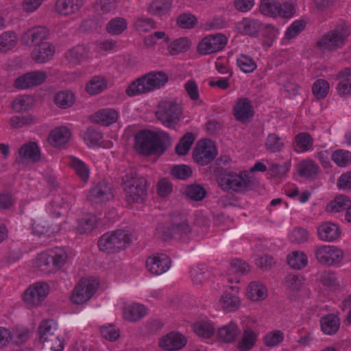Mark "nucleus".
I'll return each instance as SVG.
<instances>
[{"label": "nucleus", "mask_w": 351, "mask_h": 351, "mask_svg": "<svg viewBox=\"0 0 351 351\" xmlns=\"http://www.w3.org/2000/svg\"><path fill=\"white\" fill-rule=\"evenodd\" d=\"M49 292V285L45 282H38L29 286L25 291L23 300L30 306H37L45 299Z\"/></svg>", "instance_id": "f8f14e48"}, {"label": "nucleus", "mask_w": 351, "mask_h": 351, "mask_svg": "<svg viewBox=\"0 0 351 351\" xmlns=\"http://www.w3.org/2000/svg\"><path fill=\"white\" fill-rule=\"evenodd\" d=\"M220 302L221 308L228 312L236 311L240 306L239 297L230 292L223 293Z\"/></svg>", "instance_id": "c03bdc74"}, {"label": "nucleus", "mask_w": 351, "mask_h": 351, "mask_svg": "<svg viewBox=\"0 0 351 351\" xmlns=\"http://www.w3.org/2000/svg\"><path fill=\"white\" fill-rule=\"evenodd\" d=\"M338 77L342 79L338 86L337 91L339 95L341 96L351 95V67H347L338 73Z\"/></svg>", "instance_id": "72a5a7b5"}, {"label": "nucleus", "mask_w": 351, "mask_h": 351, "mask_svg": "<svg viewBox=\"0 0 351 351\" xmlns=\"http://www.w3.org/2000/svg\"><path fill=\"white\" fill-rule=\"evenodd\" d=\"M284 146L282 138L276 134L272 133L267 136L265 147L271 152H280Z\"/></svg>", "instance_id": "e2e57ef3"}, {"label": "nucleus", "mask_w": 351, "mask_h": 351, "mask_svg": "<svg viewBox=\"0 0 351 351\" xmlns=\"http://www.w3.org/2000/svg\"><path fill=\"white\" fill-rule=\"evenodd\" d=\"M189 40L187 38H179L169 44L168 46V51L171 56L184 52L189 48Z\"/></svg>", "instance_id": "3c124183"}, {"label": "nucleus", "mask_w": 351, "mask_h": 351, "mask_svg": "<svg viewBox=\"0 0 351 351\" xmlns=\"http://www.w3.org/2000/svg\"><path fill=\"white\" fill-rule=\"evenodd\" d=\"M96 217L94 215H88L79 221L76 228V231L79 234H84L91 232L96 228Z\"/></svg>", "instance_id": "864d4df0"}, {"label": "nucleus", "mask_w": 351, "mask_h": 351, "mask_svg": "<svg viewBox=\"0 0 351 351\" xmlns=\"http://www.w3.org/2000/svg\"><path fill=\"white\" fill-rule=\"evenodd\" d=\"M128 26L127 21L122 17L111 19L107 24L106 32L111 35L121 34Z\"/></svg>", "instance_id": "09e8293b"}, {"label": "nucleus", "mask_w": 351, "mask_h": 351, "mask_svg": "<svg viewBox=\"0 0 351 351\" xmlns=\"http://www.w3.org/2000/svg\"><path fill=\"white\" fill-rule=\"evenodd\" d=\"M260 11L267 16L290 19L294 14L295 8L289 2L280 3L277 0H261Z\"/></svg>", "instance_id": "6e6552de"}, {"label": "nucleus", "mask_w": 351, "mask_h": 351, "mask_svg": "<svg viewBox=\"0 0 351 351\" xmlns=\"http://www.w3.org/2000/svg\"><path fill=\"white\" fill-rule=\"evenodd\" d=\"M169 141V136L167 132L143 130L134 136V148L143 156L162 154L165 152V143Z\"/></svg>", "instance_id": "f257e3e1"}, {"label": "nucleus", "mask_w": 351, "mask_h": 351, "mask_svg": "<svg viewBox=\"0 0 351 351\" xmlns=\"http://www.w3.org/2000/svg\"><path fill=\"white\" fill-rule=\"evenodd\" d=\"M350 34L349 27L346 22H340L334 29L324 34L317 42V45L327 50H335L342 47Z\"/></svg>", "instance_id": "423d86ee"}, {"label": "nucleus", "mask_w": 351, "mask_h": 351, "mask_svg": "<svg viewBox=\"0 0 351 351\" xmlns=\"http://www.w3.org/2000/svg\"><path fill=\"white\" fill-rule=\"evenodd\" d=\"M88 56V51L84 45H78L68 49L64 53L66 60L76 65L84 61Z\"/></svg>", "instance_id": "7c9ffc66"}, {"label": "nucleus", "mask_w": 351, "mask_h": 351, "mask_svg": "<svg viewBox=\"0 0 351 351\" xmlns=\"http://www.w3.org/2000/svg\"><path fill=\"white\" fill-rule=\"evenodd\" d=\"M195 141L193 134L191 132L186 133L180 140L178 144L176 146V152L180 156L186 155L189 151L192 144Z\"/></svg>", "instance_id": "603ef678"}, {"label": "nucleus", "mask_w": 351, "mask_h": 351, "mask_svg": "<svg viewBox=\"0 0 351 351\" xmlns=\"http://www.w3.org/2000/svg\"><path fill=\"white\" fill-rule=\"evenodd\" d=\"M71 132L64 126L58 127L53 130L49 134L48 141L55 147H60L64 145L69 140Z\"/></svg>", "instance_id": "a878e982"}, {"label": "nucleus", "mask_w": 351, "mask_h": 351, "mask_svg": "<svg viewBox=\"0 0 351 351\" xmlns=\"http://www.w3.org/2000/svg\"><path fill=\"white\" fill-rule=\"evenodd\" d=\"M131 234L125 230H117L103 234L98 241L99 250L106 253H115L125 249L131 242Z\"/></svg>", "instance_id": "39448f33"}, {"label": "nucleus", "mask_w": 351, "mask_h": 351, "mask_svg": "<svg viewBox=\"0 0 351 351\" xmlns=\"http://www.w3.org/2000/svg\"><path fill=\"white\" fill-rule=\"evenodd\" d=\"M19 154L23 159H27L32 162H37L40 159V150L36 142H28L23 144L19 149Z\"/></svg>", "instance_id": "c85d7f7f"}, {"label": "nucleus", "mask_w": 351, "mask_h": 351, "mask_svg": "<svg viewBox=\"0 0 351 351\" xmlns=\"http://www.w3.org/2000/svg\"><path fill=\"white\" fill-rule=\"evenodd\" d=\"M47 78V73L43 71H35L19 76L14 81V86L19 90L27 89L43 84Z\"/></svg>", "instance_id": "dca6fc26"}, {"label": "nucleus", "mask_w": 351, "mask_h": 351, "mask_svg": "<svg viewBox=\"0 0 351 351\" xmlns=\"http://www.w3.org/2000/svg\"><path fill=\"white\" fill-rule=\"evenodd\" d=\"M93 8L99 14H106L117 9V0H96Z\"/></svg>", "instance_id": "4d7b16f0"}, {"label": "nucleus", "mask_w": 351, "mask_h": 351, "mask_svg": "<svg viewBox=\"0 0 351 351\" xmlns=\"http://www.w3.org/2000/svg\"><path fill=\"white\" fill-rule=\"evenodd\" d=\"M107 80L103 76L93 77L86 84V90L90 95H97L106 89Z\"/></svg>", "instance_id": "79ce46f5"}, {"label": "nucleus", "mask_w": 351, "mask_h": 351, "mask_svg": "<svg viewBox=\"0 0 351 351\" xmlns=\"http://www.w3.org/2000/svg\"><path fill=\"white\" fill-rule=\"evenodd\" d=\"M251 270L250 266L245 261L239 259L234 260L231 262L228 268L229 275L235 274L234 278H229L228 281L230 283L233 282H239V276L247 274Z\"/></svg>", "instance_id": "2f4dec72"}, {"label": "nucleus", "mask_w": 351, "mask_h": 351, "mask_svg": "<svg viewBox=\"0 0 351 351\" xmlns=\"http://www.w3.org/2000/svg\"><path fill=\"white\" fill-rule=\"evenodd\" d=\"M118 112L112 108H104L96 112L91 117L92 121L108 126L117 121Z\"/></svg>", "instance_id": "393cba45"}, {"label": "nucleus", "mask_w": 351, "mask_h": 351, "mask_svg": "<svg viewBox=\"0 0 351 351\" xmlns=\"http://www.w3.org/2000/svg\"><path fill=\"white\" fill-rule=\"evenodd\" d=\"M97 289V283L90 280H81L75 287L71 300L77 304H80L89 300Z\"/></svg>", "instance_id": "4468645a"}, {"label": "nucleus", "mask_w": 351, "mask_h": 351, "mask_svg": "<svg viewBox=\"0 0 351 351\" xmlns=\"http://www.w3.org/2000/svg\"><path fill=\"white\" fill-rule=\"evenodd\" d=\"M18 37L14 32H5L1 34V52L12 49L17 44Z\"/></svg>", "instance_id": "6e6d98bb"}, {"label": "nucleus", "mask_w": 351, "mask_h": 351, "mask_svg": "<svg viewBox=\"0 0 351 351\" xmlns=\"http://www.w3.org/2000/svg\"><path fill=\"white\" fill-rule=\"evenodd\" d=\"M319 167L311 160H302L298 165V172L300 176L314 180L319 171Z\"/></svg>", "instance_id": "473e14b6"}, {"label": "nucleus", "mask_w": 351, "mask_h": 351, "mask_svg": "<svg viewBox=\"0 0 351 351\" xmlns=\"http://www.w3.org/2000/svg\"><path fill=\"white\" fill-rule=\"evenodd\" d=\"M332 160L339 167H346L351 164V152L346 149H337L331 154Z\"/></svg>", "instance_id": "de8ad7c7"}, {"label": "nucleus", "mask_w": 351, "mask_h": 351, "mask_svg": "<svg viewBox=\"0 0 351 351\" xmlns=\"http://www.w3.org/2000/svg\"><path fill=\"white\" fill-rule=\"evenodd\" d=\"M197 23V18L191 13H183L177 18V24L184 29L193 28Z\"/></svg>", "instance_id": "0e129e2a"}, {"label": "nucleus", "mask_w": 351, "mask_h": 351, "mask_svg": "<svg viewBox=\"0 0 351 351\" xmlns=\"http://www.w3.org/2000/svg\"><path fill=\"white\" fill-rule=\"evenodd\" d=\"M182 113V106L176 99L166 98L158 103L156 116L165 126L175 128L180 122Z\"/></svg>", "instance_id": "20e7f679"}, {"label": "nucleus", "mask_w": 351, "mask_h": 351, "mask_svg": "<svg viewBox=\"0 0 351 351\" xmlns=\"http://www.w3.org/2000/svg\"><path fill=\"white\" fill-rule=\"evenodd\" d=\"M322 331L328 335H332L337 332L340 328L341 320L337 315L328 314L320 319Z\"/></svg>", "instance_id": "c756f323"}, {"label": "nucleus", "mask_w": 351, "mask_h": 351, "mask_svg": "<svg viewBox=\"0 0 351 351\" xmlns=\"http://www.w3.org/2000/svg\"><path fill=\"white\" fill-rule=\"evenodd\" d=\"M232 112L236 120L243 123L249 122L254 115L252 102L247 97L239 98L233 107Z\"/></svg>", "instance_id": "f3484780"}, {"label": "nucleus", "mask_w": 351, "mask_h": 351, "mask_svg": "<svg viewBox=\"0 0 351 351\" xmlns=\"http://www.w3.org/2000/svg\"><path fill=\"white\" fill-rule=\"evenodd\" d=\"M36 267L44 273H51L56 271L53 259L48 253H43L38 256Z\"/></svg>", "instance_id": "49530a36"}, {"label": "nucleus", "mask_w": 351, "mask_h": 351, "mask_svg": "<svg viewBox=\"0 0 351 351\" xmlns=\"http://www.w3.org/2000/svg\"><path fill=\"white\" fill-rule=\"evenodd\" d=\"M187 343L185 336L178 332H170L162 337L158 342L159 347L168 351L179 350Z\"/></svg>", "instance_id": "a211bd4d"}, {"label": "nucleus", "mask_w": 351, "mask_h": 351, "mask_svg": "<svg viewBox=\"0 0 351 351\" xmlns=\"http://www.w3.org/2000/svg\"><path fill=\"white\" fill-rule=\"evenodd\" d=\"M287 263L293 269H300L306 266L308 258L304 252L295 251L288 255Z\"/></svg>", "instance_id": "a18cd8bd"}, {"label": "nucleus", "mask_w": 351, "mask_h": 351, "mask_svg": "<svg viewBox=\"0 0 351 351\" xmlns=\"http://www.w3.org/2000/svg\"><path fill=\"white\" fill-rule=\"evenodd\" d=\"M171 260L165 254H156L147 258L146 267L147 270L154 275H160L171 267Z\"/></svg>", "instance_id": "6ab92c4d"}, {"label": "nucleus", "mask_w": 351, "mask_h": 351, "mask_svg": "<svg viewBox=\"0 0 351 351\" xmlns=\"http://www.w3.org/2000/svg\"><path fill=\"white\" fill-rule=\"evenodd\" d=\"M217 155V149L214 143L209 139L199 141L193 151L194 161L202 166L210 163Z\"/></svg>", "instance_id": "1a4fd4ad"}, {"label": "nucleus", "mask_w": 351, "mask_h": 351, "mask_svg": "<svg viewBox=\"0 0 351 351\" xmlns=\"http://www.w3.org/2000/svg\"><path fill=\"white\" fill-rule=\"evenodd\" d=\"M146 308L142 304H133L125 308L123 312L124 318L130 322H136L144 317Z\"/></svg>", "instance_id": "37998d69"}, {"label": "nucleus", "mask_w": 351, "mask_h": 351, "mask_svg": "<svg viewBox=\"0 0 351 351\" xmlns=\"http://www.w3.org/2000/svg\"><path fill=\"white\" fill-rule=\"evenodd\" d=\"M185 193L186 195L192 200L201 201L205 197L206 191L204 188L200 185L193 184L186 188Z\"/></svg>", "instance_id": "bf43d9fd"}, {"label": "nucleus", "mask_w": 351, "mask_h": 351, "mask_svg": "<svg viewBox=\"0 0 351 351\" xmlns=\"http://www.w3.org/2000/svg\"><path fill=\"white\" fill-rule=\"evenodd\" d=\"M317 234L321 240L331 242L339 239L341 235V230L337 225L326 222L318 226Z\"/></svg>", "instance_id": "b1692460"}, {"label": "nucleus", "mask_w": 351, "mask_h": 351, "mask_svg": "<svg viewBox=\"0 0 351 351\" xmlns=\"http://www.w3.org/2000/svg\"><path fill=\"white\" fill-rule=\"evenodd\" d=\"M168 80V76L165 72H151L130 84L125 93L128 96L149 93L165 86Z\"/></svg>", "instance_id": "f03ea898"}, {"label": "nucleus", "mask_w": 351, "mask_h": 351, "mask_svg": "<svg viewBox=\"0 0 351 351\" xmlns=\"http://www.w3.org/2000/svg\"><path fill=\"white\" fill-rule=\"evenodd\" d=\"M123 188L129 203L143 200L147 195V180L134 169H130L122 178Z\"/></svg>", "instance_id": "7ed1b4c3"}, {"label": "nucleus", "mask_w": 351, "mask_h": 351, "mask_svg": "<svg viewBox=\"0 0 351 351\" xmlns=\"http://www.w3.org/2000/svg\"><path fill=\"white\" fill-rule=\"evenodd\" d=\"M314 254L319 263L328 266L341 263L343 258V252L341 249L330 245L316 246Z\"/></svg>", "instance_id": "9d476101"}, {"label": "nucleus", "mask_w": 351, "mask_h": 351, "mask_svg": "<svg viewBox=\"0 0 351 351\" xmlns=\"http://www.w3.org/2000/svg\"><path fill=\"white\" fill-rule=\"evenodd\" d=\"M240 332L237 324L231 321L218 329L217 337L224 343H232L235 341Z\"/></svg>", "instance_id": "bb28decb"}, {"label": "nucleus", "mask_w": 351, "mask_h": 351, "mask_svg": "<svg viewBox=\"0 0 351 351\" xmlns=\"http://www.w3.org/2000/svg\"><path fill=\"white\" fill-rule=\"evenodd\" d=\"M10 124L12 128H20L26 125H32L36 123L35 118L27 114L25 116H14L10 119Z\"/></svg>", "instance_id": "69168bd1"}, {"label": "nucleus", "mask_w": 351, "mask_h": 351, "mask_svg": "<svg viewBox=\"0 0 351 351\" xmlns=\"http://www.w3.org/2000/svg\"><path fill=\"white\" fill-rule=\"evenodd\" d=\"M191 232V228L186 217L180 213H173L171 218L170 226L162 231V238L164 241L172 238L184 240Z\"/></svg>", "instance_id": "0eeeda50"}, {"label": "nucleus", "mask_w": 351, "mask_h": 351, "mask_svg": "<svg viewBox=\"0 0 351 351\" xmlns=\"http://www.w3.org/2000/svg\"><path fill=\"white\" fill-rule=\"evenodd\" d=\"M226 37L222 34H210L204 38L197 46V51L202 55L217 52L224 48Z\"/></svg>", "instance_id": "ddd939ff"}, {"label": "nucleus", "mask_w": 351, "mask_h": 351, "mask_svg": "<svg viewBox=\"0 0 351 351\" xmlns=\"http://www.w3.org/2000/svg\"><path fill=\"white\" fill-rule=\"evenodd\" d=\"M313 138L308 132H300L295 136L293 147L297 152H304L312 149Z\"/></svg>", "instance_id": "f704fd0d"}, {"label": "nucleus", "mask_w": 351, "mask_h": 351, "mask_svg": "<svg viewBox=\"0 0 351 351\" xmlns=\"http://www.w3.org/2000/svg\"><path fill=\"white\" fill-rule=\"evenodd\" d=\"M306 25V23L304 20H297L293 21L287 29L285 34V38L287 40L295 38L304 29Z\"/></svg>", "instance_id": "052dcab7"}, {"label": "nucleus", "mask_w": 351, "mask_h": 351, "mask_svg": "<svg viewBox=\"0 0 351 351\" xmlns=\"http://www.w3.org/2000/svg\"><path fill=\"white\" fill-rule=\"evenodd\" d=\"M68 164L83 182L88 181L90 173L89 168L82 160L75 156H71L69 157Z\"/></svg>", "instance_id": "c9c22d12"}, {"label": "nucleus", "mask_w": 351, "mask_h": 351, "mask_svg": "<svg viewBox=\"0 0 351 351\" xmlns=\"http://www.w3.org/2000/svg\"><path fill=\"white\" fill-rule=\"evenodd\" d=\"M218 183L223 190L237 193L245 191L250 184L249 181L242 175L231 171L220 175L218 178Z\"/></svg>", "instance_id": "9b49d317"}, {"label": "nucleus", "mask_w": 351, "mask_h": 351, "mask_svg": "<svg viewBox=\"0 0 351 351\" xmlns=\"http://www.w3.org/2000/svg\"><path fill=\"white\" fill-rule=\"evenodd\" d=\"M100 332L104 338L110 341H114L120 337L119 330L112 324L102 326Z\"/></svg>", "instance_id": "774afa93"}, {"label": "nucleus", "mask_w": 351, "mask_h": 351, "mask_svg": "<svg viewBox=\"0 0 351 351\" xmlns=\"http://www.w3.org/2000/svg\"><path fill=\"white\" fill-rule=\"evenodd\" d=\"M237 64L241 70L245 73H251L256 68V64L254 60L251 57L243 54L241 55L237 59Z\"/></svg>", "instance_id": "338daca9"}, {"label": "nucleus", "mask_w": 351, "mask_h": 351, "mask_svg": "<svg viewBox=\"0 0 351 351\" xmlns=\"http://www.w3.org/2000/svg\"><path fill=\"white\" fill-rule=\"evenodd\" d=\"M5 261L7 263L10 264L16 262L20 259L22 252L18 244L13 240L5 241L3 244Z\"/></svg>", "instance_id": "e433bc0d"}, {"label": "nucleus", "mask_w": 351, "mask_h": 351, "mask_svg": "<svg viewBox=\"0 0 351 351\" xmlns=\"http://www.w3.org/2000/svg\"><path fill=\"white\" fill-rule=\"evenodd\" d=\"M193 330L198 336L210 338L214 334L215 328L211 323L202 321L194 324Z\"/></svg>", "instance_id": "5fc2aeb1"}, {"label": "nucleus", "mask_w": 351, "mask_h": 351, "mask_svg": "<svg viewBox=\"0 0 351 351\" xmlns=\"http://www.w3.org/2000/svg\"><path fill=\"white\" fill-rule=\"evenodd\" d=\"M54 101L58 107L65 109L74 104L75 96L69 90L60 91L56 95Z\"/></svg>", "instance_id": "8fccbe9b"}, {"label": "nucleus", "mask_w": 351, "mask_h": 351, "mask_svg": "<svg viewBox=\"0 0 351 351\" xmlns=\"http://www.w3.org/2000/svg\"><path fill=\"white\" fill-rule=\"evenodd\" d=\"M330 88L329 84L325 80H316L313 85V93L317 99H322L326 97Z\"/></svg>", "instance_id": "13d9d810"}, {"label": "nucleus", "mask_w": 351, "mask_h": 351, "mask_svg": "<svg viewBox=\"0 0 351 351\" xmlns=\"http://www.w3.org/2000/svg\"><path fill=\"white\" fill-rule=\"evenodd\" d=\"M49 34V29L46 27L36 26L24 33L21 37V42L26 45L37 46L40 43H47L45 40L48 38Z\"/></svg>", "instance_id": "aec40b11"}, {"label": "nucleus", "mask_w": 351, "mask_h": 351, "mask_svg": "<svg viewBox=\"0 0 351 351\" xmlns=\"http://www.w3.org/2000/svg\"><path fill=\"white\" fill-rule=\"evenodd\" d=\"M351 202L350 199L346 195L337 196L333 200L329 202L326 207V210L328 213H339L345 210H348L350 206Z\"/></svg>", "instance_id": "58836bf2"}, {"label": "nucleus", "mask_w": 351, "mask_h": 351, "mask_svg": "<svg viewBox=\"0 0 351 351\" xmlns=\"http://www.w3.org/2000/svg\"><path fill=\"white\" fill-rule=\"evenodd\" d=\"M239 28L241 33L251 36H255L262 28V23L258 20L244 19L239 23Z\"/></svg>", "instance_id": "ea45409f"}, {"label": "nucleus", "mask_w": 351, "mask_h": 351, "mask_svg": "<svg viewBox=\"0 0 351 351\" xmlns=\"http://www.w3.org/2000/svg\"><path fill=\"white\" fill-rule=\"evenodd\" d=\"M171 6V0H154L149 5L148 10L152 15L162 16L170 12Z\"/></svg>", "instance_id": "4c0bfd02"}, {"label": "nucleus", "mask_w": 351, "mask_h": 351, "mask_svg": "<svg viewBox=\"0 0 351 351\" xmlns=\"http://www.w3.org/2000/svg\"><path fill=\"white\" fill-rule=\"evenodd\" d=\"M83 4V0H57L56 10L61 15L68 16L78 12Z\"/></svg>", "instance_id": "cd10ccee"}, {"label": "nucleus", "mask_w": 351, "mask_h": 351, "mask_svg": "<svg viewBox=\"0 0 351 351\" xmlns=\"http://www.w3.org/2000/svg\"><path fill=\"white\" fill-rule=\"evenodd\" d=\"M111 197V188L105 182H99L87 194V199L92 204L102 203L110 200Z\"/></svg>", "instance_id": "412c9836"}, {"label": "nucleus", "mask_w": 351, "mask_h": 351, "mask_svg": "<svg viewBox=\"0 0 351 351\" xmlns=\"http://www.w3.org/2000/svg\"><path fill=\"white\" fill-rule=\"evenodd\" d=\"M30 333L27 328L16 327L11 330L1 327V346L9 344L21 345L29 339Z\"/></svg>", "instance_id": "2eb2a0df"}, {"label": "nucleus", "mask_w": 351, "mask_h": 351, "mask_svg": "<svg viewBox=\"0 0 351 351\" xmlns=\"http://www.w3.org/2000/svg\"><path fill=\"white\" fill-rule=\"evenodd\" d=\"M247 297L254 301H259L264 300L267 295L266 287L257 282H252L247 287Z\"/></svg>", "instance_id": "a19ab883"}, {"label": "nucleus", "mask_w": 351, "mask_h": 351, "mask_svg": "<svg viewBox=\"0 0 351 351\" xmlns=\"http://www.w3.org/2000/svg\"><path fill=\"white\" fill-rule=\"evenodd\" d=\"M55 46L49 43H40L34 46L31 56L36 63H45L52 58L55 53Z\"/></svg>", "instance_id": "4be33fe9"}, {"label": "nucleus", "mask_w": 351, "mask_h": 351, "mask_svg": "<svg viewBox=\"0 0 351 351\" xmlns=\"http://www.w3.org/2000/svg\"><path fill=\"white\" fill-rule=\"evenodd\" d=\"M258 333L251 327L247 326L243 330L237 348L239 351H250L256 344Z\"/></svg>", "instance_id": "5701e85b"}, {"label": "nucleus", "mask_w": 351, "mask_h": 351, "mask_svg": "<svg viewBox=\"0 0 351 351\" xmlns=\"http://www.w3.org/2000/svg\"><path fill=\"white\" fill-rule=\"evenodd\" d=\"M49 254L53 259V263L56 270L60 269L66 262L67 254L62 248L56 247L50 251Z\"/></svg>", "instance_id": "680f3d73"}]
</instances>
